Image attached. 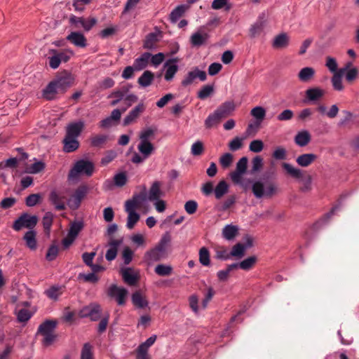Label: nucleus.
I'll list each match as a JSON object with an SVG mask.
<instances>
[{
  "label": "nucleus",
  "mask_w": 359,
  "mask_h": 359,
  "mask_svg": "<svg viewBox=\"0 0 359 359\" xmlns=\"http://www.w3.org/2000/svg\"><path fill=\"white\" fill-rule=\"evenodd\" d=\"M36 233L33 230L28 231L23 236L26 246L31 250H35L37 248Z\"/></svg>",
  "instance_id": "bb28decb"
},
{
  "label": "nucleus",
  "mask_w": 359,
  "mask_h": 359,
  "mask_svg": "<svg viewBox=\"0 0 359 359\" xmlns=\"http://www.w3.org/2000/svg\"><path fill=\"white\" fill-rule=\"evenodd\" d=\"M157 339V336L153 334L144 342L140 344L135 350L136 359H151L148 351L149 348L154 345Z\"/></svg>",
  "instance_id": "6e6552de"
},
{
  "label": "nucleus",
  "mask_w": 359,
  "mask_h": 359,
  "mask_svg": "<svg viewBox=\"0 0 359 359\" xmlns=\"http://www.w3.org/2000/svg\"><path fill=\"white\" fill-rule=\"evenodd\" d=\"M310 140L311 135L306 130L299 132L294 137L295 143L300 147H304L307 145Z\"/></svg>",
  "instance_id": "c03bdc74"
},
{
  "label": "nucleus",
  "mask_w": 359,
  "mask_h": 359,
  "mask_svg": "<svg viewBox=\"0 0 359 359\" xmlns=\"http://www.w3.org/2000/svg\"><path fill=\"white\" fill-rule=\"evenodd\" d=\"M151 57V53H144L140 57L136 58L134 61L133 66L136 71H140L144 69L148 65L149 59Z\"/></svg>",
  "instance_id": "cd10ccee"
},
{
  "label": "nucleus",
  "mask_w": 359,
  "mask_h": 359,
  "mask_svg": "<svg viewBox=\"0 0 359 359\" xmlns=\"http://www.w3.org/2000/svg\"><path fill=\"white\" fill-rule=\"evenodd\" d=\"M158 41L157 35L155 33H149L144 41L143 48L148 50L155 48Z\"/></svg>",
  "instance_id": "8fccbe9b"
},
{
  "label": "nucleus",
  "mask_w": 359,
  "mask_h": 359,
  "mask_svg": "<svg viewBox=\"0 0 359 359\" xmlns=\"http://www.w3.org/2000/svg\"><path fill=\"white\" fill-rule=\"evenodd\" d=\"M120 274L123 281L131 286L135 285L140 279L139 271L131 267L121 268Z\"/></svg>",
  "instance_id": "1a4fd4ad"
},
{
  "label": "nucleus",
  "mask_w": 359,
  "mask_h": 359,
  "mask_svg": "<svg viewBox=\"0 0 359 359\" xmlns=\"http://www.w3.org/2000/svg\"><path fill=\"white\" fill-rule=\"evenodd\" d=\"M222 118V116L219 115L217 111L215 110L212 114H210L205 119V126L206 127V128H211L213 126L217 125L220 122Z\"/></svg>",
  "instance_id": "de8ad7c7"
},
{
  "label": "nucleus",
  "mask_w": 359,
  "mask_h": 359,
  "mask_svg": "<svg viewBox=\"0 0 359 359\" xmlns=\"http://www.w3.org/2000/svg\"><path fill=\"white\" fill-rule=\"evenodd\" d=\"M80 359H93V346L90 343L83 344Z\"/></svg>",
  "instance_id": "6e6d98bb"
},
{
  "label": "nucleus",
  "mask_w": 359,
  "mask_h": 359,
  "mask_svg": "<svg viewBox=\"0 0 359 359\" xmlns=\"http://www.w3.org/2000/svg\"><path fill=\"white\" fill-rule=\"evenodd\" d=\"M53 213H51L50 212H47L44 215V216L43 217V220H42L44 231L47 234H49V233H50V228L53 224Z\"/></svg>",
  "instance_id": "5fc2aeb1"
},
{
  "label": "nucleus",
  "mask_w": 359,
  "mask_h": 359,
  "mask_svg": "<svg viewBox=\"0 0 359 359\" xmlns=\"http://www.w3.org/2000/svg\"><path fill=\"white\" fill-rule=\"evenodd\" d=\"M108 136L106 135H97L91 137L90 142L93 147H101L106 143Z\"/></svg>",
  "instance_id": "bf43d9fd"
},
{
  "label": "nucleus",
  "mask_w": 359,
  "mask_h": 359,
  "mask_svg": "<svg viewBox=\"0 0 359 359\" xmlns=\"http://www.w3.org/2000/svg\"><path fill=\"white\" fill-rule=\"evenodd\" d=\"M325 94V91L319 88H309L306 91V98L310 101H316L320 99Z\"/></svg>",
  "instance_id": "37998d69"
},
{
  "label": "nucleus",
  "mask_w": 359,
  "mask_h": 359,
  "mask_svg": "<svg viewBox=\"0 0 359 359\" xmlns=\"http://www.w3.org/2000/svg\"><path fill=\"white\" fill-rule=\"evenodd\" d=\"M214 91L212 86L206 85L202 87V88L198 93V97L201 100H205Z\"/></svg>",
  "instance_id": "0e129e2a"
},
{
  "label": "nucleus",
  "mask_w": 359,
  "mask_h": 359,
  "mask_svg": "<svg viewBox=\"0 0 359 359\" xmlns=\"http://www.w3.org/2000/svg\"><path fill=\"white\" fill-rule=\"evenodd\" d=\"M49 53H56L61 62H68L70 60L71 57L74 55V51L69 48L62 50H57L56 49H50Z\"/></svg>",
  "instance_id": "79ce46f5"
},
{
  "label": "nucleus",
  "mask_w": 359,
  "mask_h": 359,
  "mask_svg": "<svg viewBox=\"0 0 359 359\" xmlns=\"http://www.w3.org/2000/svg\"><path fill=\"white\" fill-rule=\"evenodd\" d=\"M125 210L128 213L127 227L129 229H133L136 223L140 219V215L135 212V210L125 207Z\"/></svg>",
  "instance_id": "c9c22d12"
},
{
  "label": "nucleus",
  "mask_w": 359,
  "mask_h": 359,
  "mask_svg": "<svg viewBox=\"0 0 359 359\" xmlns=\"http://www.w3.org/2000/svg\"><path fill=\"white\" fill-rule=\"evenodd\" d=\"M63 287L62 286H51L49 289L45 291L46 295L53 300H57L58 297L62 294Z\"/></svg>",
  "instance_id": "09e8293b"
},
{
  "label": "nucleus",
  "mask_w": 359,
  "mask_h": 359,
  "mask_svg": "<svg viewBox=\"0 0 359 359\" xmlns=\"http://www.w3.org/2000/svg\"><path fill=\"white\" fill-rule=\"evenodd\" d=\"M54 81L59 89L65 90L73 84L74 77L71 74L66 72L65 75L58 77Z\"/></svg>",
  "instance_id": "412c9836"
},
{
  "label": "nucleus",
  "mask_w": 359,
  "mask_h": 359,
  "mask_svg": "<svg viewBox=\"0 0 359 359\" xmlns=\"http://www.w3.org/2000/svg\"><path fill=\"white\" fill-rule=\"evenodd\" d=\"M122 241L118 239H112L109 243V249L107 250L105 257L108 261L114 260L117 255L118 248L121 245Z\"/></svg>",
  "instance_id": "4be33fe9"
},
{
  "label": "nucleus",
  "mask_w": 359,
  "mask_h": 359,
  "mask_svg": "<svg viewBox=\"0 0 359 359\" xmlns=\"http://www.w3.org/2000/svg\"><path fill=\"white\" fill-rule=\"evenodd\" d=\"M146 199V194L144 191L138 194H135L131 199L128 200L126 202L125 207L137 210L142 206L143 202L145 201Z\"/></svg>",
  "instance_id": "6ab92c4d"
},
{
  "label": "nucleus",
  "mask_w": 359,
  "mask_h": 359,
  "mask_svg": "<svg viewBox=\"0 0 359 359\" xmlns=\"http://www.w3.org/2000/svg\"><path fill=\"white\" fill-rule=\"evenodd\" d=\"M257 261L255 256L249 257L239 263L231 264V268L241 269L244 271H249L255 266Z\"/></svg>",
  "instance_id": "5701e85b"
},
{
  "label": "nucleus",
  "mask_w": 359,
  "mask_h": 359,
  "mask_svg": "<svg viewBox=\"0 0 359 359\" xmlns=\"http://www.w3.org/2000/svg\"><path fill=\"white\" fill-rule=\"evenodd\" d=\"M208 38L209 35L207 33H201L200 32H196L191 36L190 42L192 46L199 47L204 44Z\"/></svg>",
  "instance_id": "c85d7f7f"
},
{
  "label": "nucleus",
  "mask_w": 359,
  "mask_h": 359,
  "mask_svg": "<svg viewBox=\"0 0 359 359\" xmlns=\"http://www.w3.org/2000/svg\"><path fill=\"white\" fill-rule=\"evenodd\" d=\"M171 241L170 233H165L158 243L152 249L148 250L144 256V259L149 264L158 262L164 257L166 246Z\"/></svg>",
  "instance_id": "f257e3e1"
},
{
  "label": "nucleus",
  "mask_w": 359,
  "mask_h": 359,
  "mask_svg": "<svg viewBox=\"0 0 359 359\" xmlns=\"http://www.w3.org/2000/svg\"><path fill=\"white\" fill-rule=\"evenodd\" d=\"M267 22V16L264 13L260 15L257 22L252 25L250 29V36L255 37L256 36L259 35L266 27Z\"/></svg>",
  "instance_id": "ddd939ff"
},
{
  "label": "nucleus",
  "mask_w": 359,
  "mask_h": 359,
  "mask_svg": "<svg viewBox=\"0 0 359 359\" xmlns=\"http://www.w3.org/2000/svg\"><path fill=\"white\" fill-rule=\"evenodd\" d=\"M145 110V106L143 103L138 104L134 109H133L123 119V125L128 126L143 113Z\"/></svg>",
  "instance_id": "a211bd4d"
},
{
  "label": "nucleus",
  "mask_w": 359,
  "mask_h": 359,
  "mask_svg": "<svg viewBox=\"0 0 359 359\" xmlns=\"http://www.w3.org/2000/svg\"><path fill=\"white\" fill-rule=\"evenodd\" d=\"M302 182L300 187V191L302 192H308L311 190L312 178L311 175H307L306 177L302 175V179H299Z\"/></svg>",
  "instance_id": "69168bd1"
},
{
  "label": "nucleus",
  "mask_w": 359,
  "mask_h": 359,
  "mask_svg": "<svg viewBox=\"0 0 359 359\" xmlns=\"http://www.w3.org/2000/svg\"><path fill=\"white\" fill-rule=\"evenodd\" d=\"M344 70L339 69L332 77V84L334 90L341 91L344 90L342 84V76H344Z\"/></svg>",
  "instance_id": "58836bf2"
},
{
  "label": "nucleus",
  "mask_w": 359,
  "mask_h": 359,
  "mask_svg": "<svg viewBox=\"0 0 359 359\" xmlns=\"http://www.w3.org/2000/svg\"><path fill=\"white\" fill-rule=\"evenodd\" d=\"M15 314L17 318V321L24 324L27 323L33 316V313L27 309H21L18 311H15Z\"/></svg>",
  "instance_id": "a19ab883"
},
{
  "label": "nucleus",
  "mask_w": 359,
  "mask_h": 359,
  "mask_svg": "<svg viewBox=\"0 0 359 359\" xmlns=\"http://www.w3.org/2000/svg\"><path fill=\"white\" fill-rule=\"evenodd\" d=\"M199 261L203 266L210 265V253L208 250L205 247L201 248L199 250Z\"/></svg>",
  "instance_id": "13d9d810"
},
{
  "label": "nucleus",
  "mask_w": 359,
  "mask_h": 359,
  "mask_svg": "<svg viewBox=\"0 0 359 359\" xmlns=\"http://www.w3.org/2000/svg\"><path fill=\"white\" fill-rule=\"evenodd\" d=\"M107 294L116 299L118 305L123 306L126 304V299L128 290L124 287H118L116 285H111L108 290Z\"/></svg>",
  "instance_id": "9d476101"
},
{
  "label": "nucleus",
  "mask_w": 359,
  "mask_h": 359,
  "mask_svg": "<svg viewBox=\"0 0 359 359\" xmlns=\"http://www.w3.org/2000/svg\"><path fill=\"white\" fill-rule=\"evenodd\" d=\"M245 250L246 247H245V245L238 243L233 246L231 251L230 252L231 257H234L241 259L244 256Z\"/></svg>",
  "instance_id": "3c124183"
},
{
  "label": "nucleus",
  "mask_w": 359,
  "mask_h": 359,
  "mask_svg": "<svg viewBox=\"0 0 359 359\" xmlns=\"http://www.w3.org/2000/svg\"><path fill=\"white\" fill-rule=\"evenodd\" d=\"M315 74L316 71L313 67H306L299 72L297 77L301 82L309 83L313 79Z\"/></svg>",
  "instance_id": "b1692460"
},
{
  "label": "nucleus",
  "mask_w": 359,
  "mask_h": 359,
  "mask_svg": "<svg viewBox=\"0 0 359 359\" xmlns=\"http://www.w3.org/2000/svg\"><path fill=\"white\" fill-rule=\"evenodd\" d=\"M252 191L256 198H262L264 195V186L263 183H262L259 181H257L255 183H253L252 187Z\"/></svg>",
  "instance_id": "4d7b16f0"
},
{
  "label": "nucleus",
  "mask_w": 359,
  "mask_h": 359,
  "mask_svg": "<svg viewBox=\"0 0 359 359\" xmlns=\"http://www.w3.org/2000/svg\"><path fill=\"white\" fill-rule=\"evenodd\" d=\"M161 183L158 181H155L152 183L148 193L147 199L149 201L154 202L157 201L163 196V193L161 189Z\"/></svg>",
  "instance_id": "aec40b11"
},
{
  "label": "nucleus",
  "mask_w": 359,
  "mask_h": 359,
  "mask_svg": "<svg viewBox=\"0 0 359 359\" xmlns=\"http://www.w3.org/2000/svg\"><path fill=\"white\" fill-rule=\"evenodd\" d=\"M316 158L317 156L314 154H304L297 158L296 162L302 167H308Z\"/></svg>",
  "instance_id": "f704fd0d"
},
{
  "label": "nucleus",
  "mask_w": 359,
  "mask_h": 359,
  "mask_svg": "<svg viewBox=\"0 0 359 359\" xmlns=\"http://www.w3.org/2000/svg\"><path fill=\"white\" fill-rule=\"evenodd\" d=\"M229 184L225 180L219 182L214 189V195L216 199H221L229 191Z\"/></svg>",
  "instance_id": "e433bc0d"
},
{
  "label": "nucleus",
  "mask_w": 359,
  "mask_h": 359,
  "mask_svg": "<svg viewBox=\"0 0 359 359\" xmlns=\"http://www.w3.org/2000/svg\"><path fill=\"white\" fill-rule=\"evenodd\" d=\"M58 89L54 81L50 82L43 90V97L48 100H53L57 93Z\"/></svg>",
  "instance_id": "a878e982"
},
{
  "label": "nucleus",
  "mask_w": 359,
  "mask_h": 359,
  "mask_svg": "<svg viewBox=\"0 0 359 359\" xmlns=\"http://www.w3.org/2000/svg\"><path fill=\"white\" fill-rule=\"evenodd\" d=\"M238 234V227L233 224H227L222 229V236L227 241L233 240Z\"/></svg>",
  "instance_id": "72a5a7b5"
},
{
  "label": "nucleus",
  "mask_w": 359,
  "mask_h": 359,
  "mask_svg": "<svg viewBox=\"0 0 359 359\" xmlns=\"http://www.w3.org/2000/svg\"><path fill=\"white\" fill-rule=\"evenodd\" d=\"M41 198L39 194H32L26 198L25 203L28 207H33L40 202Z\"/></svg>",
  "instance_id": "774afa93"
},
{
  "label": "nucleus",
  "mask_w": 359,
  "mask_h": 359,
  "mask_svg": "<svg viewBox=\"0 0 359 359\" xmlns=\"http://www.w3.org/2000/svg\"><path fill=\"white\" fill-rule=\"evenodd\" d=\"M345 79L348 83H352L357 79L359 75L358 68L353 67L345 72Z\"/></svg>",
  "instance_id": "052dcab7"
},
{
  "label": "nucleus",
  "mask_w": 359,
  "mask_h": 359,
  "mask_svg": "<svg viewBox=\"0 0 359 359\" xmlns=\"http://www.w3.org/2000/svg\"><path fill=\"white\" fill-rule=\"evenodd\" d=\"M196 78H198L202 81H205L207 79L205 72L201 71L196 67L192 71L188 72L184 79L182 81L181 84L184 87L190 86Z\"/></svg>",
  "instance_id": "9b49d317"
},
{
  "label": "nucleus",
  "mask_w": 359,
  "mask_h": 359,
  "mask_svg": "<svg viewBox=\"0 0 359 359\" xmlns=\"http://www.w3.org/2000/svg\"><path fill=\"white\" fill-rule=\"evenodd\" d=\"M133 256L134 252L129 247H126L123 248L121 253V257L125 265H128L132 262Z\"/></svg>",
  "instance_id": "e2e57ef3"
},
{
  "label": "nucleus",
  "mask_w": 359,
  "mask_h": 359,
  "mask_svg": "<svg viewBox=\"0 0 359 359\" xmlns=\"http://www.w3.org/2000/svg\"><path fill=\"white\" fill-rule=\"evenodd\" d=\"M85 126L84 122L79 121L69 123L66 128V137L78 138Z\"/></svg>",
  "instance_id": "4468645a"
},
{
  "label": "nucleus",
  "mask_w": 359,
  "mask_h": 359,
  "mask_svg": "<svg viewBox=\"0 0 359 359\" xmlns=\"http://www.w3.org/2000/svg\"><path fill=\"white\" fill-rule=\"evenodd\" d=\"M63 151L67 153H71L79 147V142L76 138L65 137L63 140Z\"/></svg>",
  "instance_id": "c756f323"
},
{
  "label": "nucleus",
  "mask_w": 359,
  "mask_h": 359,
  "mask_svg": "<svg viewBox=\"0 0 359 359\" xmlns=\"http://www.w3.org/2000/svg\"><path fill=\"white\" fill-rule=\"evenodd\" d=\"M66 39L78 48H86L88 46L87 39L83 34L79 32H72L66 37Z\"/></svg>",
  "instance_id": "f8f14e48"
},
{
  "label": "nucleus",
  "mask_w": 359,
  "mask_h": 359,
  "mask_svg": "<svg viewBox=\"0 0 359 359\" xmlns=\"http://www.w3.org/2000/svg\"><path fill=\"white\" fill-rule=\"evenodd\" d=\"M84 227L83 222L81 220L74 221L70 223L69 229L68 234L76 238L79 233L82 231Z\"/></svg>",
  "instance_id": "49530a36"
},
{
  "label": "nucleus",
  "mask_w": 359,
  "mask_h": 359,
  "mask_svg": "<svg viewBox=\"0 0 359 359\" xmlns=\"http://www.w3.org/2000/svg\"><path fill=\"white\" fill-rule=\"evenodd\" d=\"M69 22L74 29L83 28L84 18L82 17H77L74 15H71L69 19Z\"/></svg>",
  "instance_id": "338daca9"
},
{
  "label": "nucleus",
  "mask_w": 359,
  "mask_h": 359,
  "mask_svg": "<svg viewBox=\"0 0 359 359\" xmlns=\"http://www.w3.org/2000/svg\"><path fill=\"white\" fill-rule=\"evenodd\" d=\"M137 149L144 158H149L154 151L155 147L151 142L140 141Z\"/></svg>",
  "instance_id": "7c9ffc66"
},
{
  "label": "nucleus",
  "mask_w": 359,
  "mask_h": 359,
  "mask_svg": "<svg viewBox=\"0 0 359 359\" xmlns=\"http://www.w3.org/2000/svg\"><path fill=\"white\" fill-rule=\"evenodd\" d=\"M59 252L58 245L53 243L52 244L48 249L47 253L46 255V259L49 261H53L56 259Z\"/></svg>",
  "instance_id": "680f3d73"
},
{
  "label": "nucleus",
  "mask_w": 359,
  "mask_h": 359,
  "mask_svg": "<svg viewBox=\"0 0 359 359\" xmlns=\"http://www.w3.org/2000/svg\"><path fill=\"white\" fill-rule=\"evenodd\" d=\"M57 325V320H46L39 326L37 334L43 337V346H49L55 341L57 335L55 334V330Z\"/></svg>",
  "instance_id": "f03ea898"
},
{
  "label": "nucleus",
  "mask_w": 359,
  "mask_h": 359,
  "mask_svg": "<svg viewBox=\"0 0 359 359\" xmlns=\"http://www.w3.org/2000/svg\"><path fill=\"white\" fill-rule=\"evenodd\" d=\"M156 274L161 276H170L172 273V267L169 265L158 264L154 269Z\"/></svg>",
  "instance_id": "864d4df0"
},
{
  "label": "nucleus",
  "mask_w": 359,
  "mask_h": 359,
  "mask_svg": "<svg viewBox=\"0 0 359 359\" xmlns=\"http://www.w3.org/2000/svg\"><path fill=\"white\" fill-rule=\"evenodd\" d=\"M188 7L186 5H180L177 6L170 14V20L175 23L186 12Z\"/></svg>",
  "instance_id": "a18cd8bd"
},
{
  "label": "nucleus",
  "mask_w": 359,
  "mask_h": 359,
  "mask_svg": "<svg viewBox=\"0 0 359 359\" xmlns=\"http://www.w3.org/2000/svg\"><path fill=\"white\" fill-rule=\"evenodd\" d=\"M49 201L55 206L57 210H64L66 209L65 197L53 190L49 194Z\"/></svg>",
  "instance_id": "f3484780"
},
{
  "label": "nucleus",
  "mask_w": 359,
  "mask_h": 359,
  "mask_svg": "<svg viewBox=\"0 0 359 359\" xmlns=\"http://www.w3.org/2000/svg\"><path fill=\"white\" fill-rule=\"evenodd\" d=\"M234 109L235 104L233 102H226L220 105L216 110L223 118L228 116Z\"/></svg>",
  "instance_id": "ea45409f"
},
{
  "label": "nucleus",
  "mask_w": 359,
  "mask_h": 359,
  "mask_svg": "<svg viewBox=\"0 0 359 359\" xmlns=\"http://www.w3.org/2000/svg\"><path fill=\"white\" fill-rule=\"evenodd\" d=\"M102 309L100 304L91 303L84 306L79 312L81 318H89L92 321H97L101 317Z\"/></svg>",
  "instance_id": "0eeeda50"
},
{
  "label": "nucleus",
  "mask_w": 359,
  "mask_h": 359,
  "mask_svg": "<svg viewBox=\"0 0 359 359\" xmlns=\"http://www.w3.org/2000/svg\"><path fill=\"white\" fill-rule=\"evenodd\" d=\"M108 98H114V100L110 103L111 106H115L118 104L121 100H124L126 106L122 109L123 111H125L128 108L132 106L133 103L138 100L137 96L135 94L131 93L126 95L119 89H116L112 91L108 95Z\"/></svg>",
  "instance_id": "20e7f679"
},
{
  "label": "nucleus",
  "mask_w": 359,
  "mask_h": 359,
  "mask_svg": "<svg viewBox=\"0 0 359 359\" xmlns=\"http://www.w3.org/2000/svg\"><path fill=\"white\" fill-rule=\"evenodd\" d=\"M37 222L36 216L23 213L13 222V229L17 231L22 228L32 229L36 226Z\"/></svg>",
  "instance_id": "39448f33"
},
{
  "label": "nucleus",
  "mask_w": 359,
  "mask_h": 359,
  "mask_svg": "<svg viewBox=\"0 0 359 359\" xmlns=\"http://www.w3.org/2000/svg\"><path fill=\"white\" fill-rule=\"evenodd\" d=\"M236 195H230L222 203L217 204L215 208L217 211L224 212L231 208L236 203Z\"/></svg>",
  "instance_id": "473e14b6"
},
{
  "label": "nucleus",
  "mask_w": 359,
  "mask_h": 359,
  "mask_svg": "<svg viewBox=\"0 0 359 359\" xmlns=\"http://www.w3.org/2000/svg\"><path fill=\"white\" fill-rule=\"evenodd\" d=\"M132 302L135 306L140 309H144L148 306L147 300L139 291L133 294Z\"/></svg>",
  "instance_id": "4c0bfd02"
},
{
  "label": "nucleus",
  "mask_w": 359,
  "mask_h": 359,
  "mask_svg": "<svg viewBox=\"0 0 359 359\" xmlns=\"http://www.w3.org/2000/svg\"><path fill=\"white\" fill-rule=\"evenodd\" d=\"M290 45V36L285 32L275 36L272 42V47L276 50H283Z\"/></svg>",
  "instance_id": "2eb2a0df"
},
{
  "label": "nucleus",
  "mask_w": 359,
  "mask_h": 359,
  "mask_svg": "<svg viewBox=\"0 0 359 359\" xmlns=\"http://www.w3.org/2000/svg\"><path fill=\"white\" fill-rule=\"evenodd\" d=\"M281 166L288 176L297 180L302 179L303 171L300 169L294 168L287 163H283Z\"/></svg>",
  "instance_id": "393cba45"
},
{
  "label": "nucleus",
  "mask_w": 359,
  "mask_h": 359,
  "mask_svg": "<svg viewBox=\"0 0 359 359\" xmlns=\"http://www.w3.org/2000/svg\"><path fill=\"white\" fill-rule=\"evenodd\" d=\"M154 80V74L151 71L146 70L143 74L138 78V84L143 88H147L151 85Z\"/></svg>",
  "instance_id": "2f4dec72"
},
{
  "label": "nucleus",
  "mask_w": 359,
  "mask_h": 359,
  "mask_svg": "<svg viewBox=\"0 0 359 359\" xmlns=\"http://www.w3.org/2000/svg\"><path fill=\"white\" fill-rule=\"evenodd\" d=\"M88 192V187L86 185L79 186L69 198L67 201L69 207L72 210H77L80 207L82 201L86 196Z\"/></svg>",
  "instance_id": "423d86ee"
},
{
  "label": "nucleus",
  "mask_w": 359,
  "mask_h": 359,
  "mask_svg": "<svg viewBox=\"0 0 359 359\" xmlns=\"http://www.w3.org/2000/svg\"><path fill=\"white\" fill-rule=\"evenodd\" d=\"M231 4L229 3V0H213L211 4V8L214 10L224 8L225 11H229L231 10Z\"/></svg>",
  "instance_id": "603ef678"
},
{
  "label": "nucleus",
  "mask_w": 359,
  "mask_h": 359,
  "mask_svg": "<svg viewBox=\"0 0 359 359\" xmlns=\"http://www.w3.org/2000/svg\"><path fill=\"white\" fill-rule=\"evenodd\" d=\"M94 168V164L90 161L83 159L77 161L69 172L68 180H77L81 175L90 177L93 173Z\"/></svg>",
  "instance_id": "7ed1b4c3"
},
{
  "label": "nucleus",
  "mask_w": 359,
  "mask_h": 359,
  "mask_svg": "<svg viewBox=\"0 0 359 359\" xmlns=\"http://www.w3.org/2000/svg\"><path fill=\"white\" fill-rule=\"evenodd\" d=\"M178 61V58L175 57L169 59L164 64V67L166 68L164 78L167 81H171L174 78L175 74L177 72L178 66L176 63Z\"/></svg>",
  "instance_id": "dca6fc26"
}]
</instances>
